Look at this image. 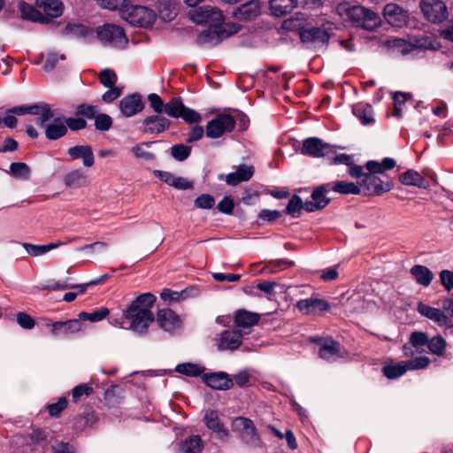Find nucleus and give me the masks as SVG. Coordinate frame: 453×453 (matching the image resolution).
Here are the masks:
<instances>
[{
  "label": "nucleus",
  "instance_id": "nucleus-1",
  "mask_svg": "<svg viewBox=\"0 0 453 453\" xmlns=\"http://www.w3.org/2000/svg\"><path fill=\"white\" fill-rule=\"evenodd\" d=\"M155 302L156 297L151 293H144L137 296L123 311V319L130 321L127 328L138 334H146L150 325L155 319L150 311Z\"/></svg>",
  "mask_w": 453,
  "mask_h": 453
},
{
  "label": "nucleus",
  "instance_id": "nucleus-2",
  "mask_svg": "<svg viewBox=\"0 0 453 453\" xmlns=\"http://www.w3.org/2000/svg\"><path fill=\"white\" fill-rule=\"evenodd\" d=\"M337 12L346 20L366 30H372L379 25L377 14L361 5L343 3L338 5Z\"/></svg>",
  "mask_w": 453,
  "mask_h": 453
},
{
  "label": "nucleus",
  "instance_id": "nucleus-3",
  "mask_svg": "<svg viewBox=\"0 0 453 453\" xmlns=\"http://www.w3.org/2000/svg\"><path fill=\"white\" fill-rule=\"evenodd\" d=\"M120 14L127 22L137 27H150L156 19L155 12L142 5L127 4L120 9Z\"/></svg>",
  "mask_w": 453,
  "mask_h": 453
},
{
  "label": "nucleus",
  "instance_id": "nucleus-4",
  "mask_svg": "<svg viewBox=\"0 0 453 453\" xmlns=\"http://www.w3.org/2000/svg\"><path fill=\"white\" fill-rule=\"evenodd\" d=\"M96 36L102 44L115 49L125 48L128 42L124 29L114 24H104L98 27Z\"/></svg>",
  "mask_w": 453,
  "mask_h": 453
},
{
  "label": "nucleus",
  "instance_id": "nucleus-5",
  "mask_svg": "<svg viewBox=\"0 0 453 453\" xmlns=\"http://www.w3.org/2000/svg\"><path fill=\"white\" fill-rule=\"evenodd\" d=\"M6 112L16 115H37L39 117L36 120V124L39 127H45L46 122L51 120V119L55 116V112L53 111L50 104L45 103L35 104L32 105L15 106L8 109Z\"/></svg>",
  "mask_w": 453,
  "mask_h": 453
},
{
  "label": "nucleus",
  "instance_id": "nucleus-6",
  "mask_svg": "<svg viewBox=\"0 0 453 453\" xmlns=\"http://www.w3.org/2000/svg\"><path fill=\"white\" fill-rule=\"evenodd\" d=\"M235 127V119L228 113H220L208 122L205 129L207 137L217 139L230 133Z\"/></svg>",
  "mask_w": 453,
  "mask_h": 453
},
{
  "label": "nucleus",
  "instance_id": "nucleus-7",
  "mask_svg": "<svg viewBox=\"0 0 453 453\" xmlns=\"http://www.w3.org/2000/svg\"><path fill=\"white\" fill-rule=\"evenodd\" d=\"M232 429L237 432L241 440L250 446H259L260 437L257 433L253 422L244 417H237L232 421Z\"/></svg>",
  "mask_w": 453,
  "mask_h": 453
},
{
  "label": "nucleus",
  "instance_id": "nucleus-8",
  "mask_svg": "<svg viewBox=\"0 0 453 453\" xmlns=\"http://www.w3.org/2000/svg\"><path fill=\"white\" fill-rule=\"evenodd\" d=\"M425 18L434 24L441 23L449 17L448 8L442 0H420Z\"/></svg>",
  "mask_w": 453,
  "mask_h": 453
},
{
  "label": "nucleus",
  "instance_id": "nucleus-9",
  "mask_svg": "<svg viewBox=\"0 0 453 453\" xmlns=\"http://www.w3.org/2000/svg\"><path fill=\"white\" fill-rule=\"evenodd\" d=\"M393 46L401 48L402 53L407 54L411 52L412 48L435 50L439 48L440 44L434 35H424L414 37L411 43H406V42L402 39H395L393 41Z\"/></svg>",
  "mask_w": 453,
  "mask_h": 453
},
{
  "label": "nucleus",
  "instance_id": "nucleus-10",
  "mask_svg": "<svg viewBox=\"0 0 453 453\" xmlns=\"http://www.w3.org/2000/svg\"><path fill=\"white\" fill-rule=\"evenodd\" d=\"M189 17L196 24L218 23L223 19L222 12L211 5H203L190 10Z\"/></svg>",
  "mask_w": 453,
  "mask_h": 453
},
{
  "label": "nucleus",
  "instance_id": "nucleus-11",
  "mask_svg": "<svg viewBox=\"0 0 453 453\" xmlns=\"http://www.w3.org/2000/svg\"><path fill=\"white\" fill-rule=\"evenodd\" d=\"M301 152L313 157H325L334 152V147L328 143L323 142L316 137L307 138L303 142Z\"/></svg>",
  "mask_w": 453,
  "mask_h": 453
},
{
  "label": "nucleus",
  "instance_id": "nucleus-12",
  "mask_svg": "<svg viewBox=\"0 0 453 453\" xmlns=\"http://www.w3.org/2000/svg\"><path fill=\"white\" fill-rule=\"evenodd\" d=\"M242 339V334L239 329L225 330L216 338V345L220 351L237 349Z\"/></svg>",
  "mask_w": 453,
  "mask_h": 453
},
{
  "label": "nucleus",
  "instance_id": "nucleus-13",
  "mask_svg": "<svg viewBox=\"0 0 453 453\" xmlns=\"http://www.w3.org/2000/svg\"><path fill=\"white\" fill-rule=\"evenodd\" d=\"M417 311L422 316L436 323L439 326H445L449 330V334H453V327L450 325V319L440 309L419 303Z\"/></svg>",
  "mask_w": 453,
  "mask_h": 453
},
{
  "label": "nucleus",
  "instance_id": "nucleus-14",
  "mask_svg": "<svg viewBox=\"0 0 453 453\" xmlns=\"http://www.w3.org/2000/svg\"><path fill=\"white\" fill-rule=\"evenodd\" d=\"M360 189L364 188L367 195H380L392 188L390 182L384 183L379 177L368 173L361 180L357 181Z\"/></svg>",
  "mask_w": 453,
  "mask_h": 453
},
{
  "label": "nucleus",
  "instance_id": "nucleus-15",
  "mask_svg": "<svg viewBox=\"0 0 453 453\" xmlns=\"http://www.w3.org/2000/svg\"><path fill=\"white\" fill-rule=\"evenodd\" d=\"M383 16L392 27H403L407 24L408 12L396 4H387L383 9Z\"/></svg>",
  "mask_w": 453,
  "mask_h": 453
},
{
  "label": "nucleus",
  "instance_id": "nucleus-16",
  "mask_svg": "<svg viewBox=\"0 0 453 453\" xmlns=\"http://www.w3.org/2000/svg\"><path fill=\"white\" fill-rule=\"evenodd\" d=\"M315 342L320 344L319 355L322 359L327 362H334L343 357L344 355L340 343L333 339H324Z\"/></svg>",
  "mask_w": 453,
  "mask_h": 453
},
{
  "label": "nucleus",
  "instance_id": "nucleus-17",
  "mask_svg": "<svg viewBox=\"0 0 453 453\" xmlns=\"http://www.w3.org/2000/svg\"><path fill=\"white\" fill-rule=\"evenodd\" d=\"M329 190L331 189L328 188V183L317 187L311 196V200L304 203V210L315 211L325 208L330 202L326 196Z\"/></svg>",
  "mask_w": 453,
  "mask_h": 453
},
{
  "label": "nucleus",
  "instance_id": "nucleus-18",
  "mask_svg": "<svg viewBox=\"0 0 453 453\" xmlns=\"http://www.w3.org/2000/svg\"><path fill=\"white\" fill-rule=\"evenodd\" d=\"M301 41L306 44L319 46L329 41V34L319 27H310L299 32Z\"/></svg>",
  "mask_w": 453,
  "mask_h": 453
},
{
  "label": "nucleus",
  "instance_id": "nucleus-19",
  "mask_svg": "<svg viewBox=\"0 0 453 453\" xmlns=\"http://www.w3.org/2000/svg\"><path fill=\"white\" fill-rule=\"evenodd\" d=\"M82 330V323L78 319L57 321L52 324L51 334L55 337H67Z\"/></svg>",
  "mask_w": 453,
  "mask_h": 453
},
{
  "label": "nucleus",
  "instance_id": "nucleus-20",
  "mask_svg": "<svg viewBox=\"0 0 453 453\" xmlns=\"http://www.w3.org/2000/svg\"><path fill=\"white\" fill-rule=\"evenodd\" d=\"M157 322L162 329L170 333L180 328L181 325L180 317L171 309L159 310L157 314Z\"/></svg>",
  "mask_w": 453,
  "mask_h": 453
},
{
  "label": "nucleus",
  "instance_id": "nucleus-21",
  "mask_svg": "<svg viewBox=\"0 0 453 453\" xmlns=\"http://www.w3.org/2000/svg\"><path fill=\"white\" fill-rule=\"evenodd\" d=\"M143 106L141 96L138 94L126 96L119 101V110L122 115L127 118L142 111Z\"/></svg>",
  "mask_w": 453,
  "mask_h": 453
},
{
  "label": "nucleus",
  "instance_id": "nucleus-22",
  "mask_svg": "<svg viewBox=\"0 0 453 453\" xmlns=\"http://www.w3.org/2000/svg\"><path fill=\"white\" fill-rule=\"evenodd\" d=\"M203 380L207 386L218 390H226L234 385L233 380L224 372L204 374Z\"/></svg>",
  "mask_w": 453,
  "mask_h": 453
},
{
  "label": "nucleus",
  "instance_id": "nucleus-23",
  "mask_svg": "<svg viewBox=\"0 0 453 453\" xmlns=\"http://www.w3.org/2000/svg\"><path fill=\"white\" fill-rule=\"evenodd\" d=\"M67 154L73 160L81 159L85 167H92L95 164V157L92 148L88 145H77L70 147Z\"/></svg>",
  "mask_w": 453,
  "mask_h": 453
},
{
  "label": "nucleus",
  "instance_id": "nucleus-24",
  "mask_svg": "<svg viewBox=\"0 0 453 453\" xmlns=\"http://www.w3.org/2000/svg\"><path fill=\"white\" fill-rule=\"evenodd\" d=\"M203 420L206 426L213 433L217 434L219 439L225 441L228 438L229 432L224 427L216 411H207Z\"/></svg>",
  "mask_w": 453,
  "mask_h": 453
},
{
  "label": "nucleus",
  "instance_id": "nucleus-25",
  "mask_svg": "<svg viewBox=\"0 0 453 453\" xmlns=\"http://www.w3.org/2000/svg\"><path fill=\"white\" fill-rule=\"evenodd\" d=\"M296 307L303 314H316L330 308L327 302L318 298H306L297 302Z\"/></svg>",
  "mask_w": 453,
  "mask_h": 453
},
{
  "label": "nucleus",
  "instance_id": "nucleus-26",
  "mask_svg": "<svg viewBox=\"0 0 453 453\" xmlns=\"http://www.w3.org/2000/svg\"><path fill=\"white\" fill-rule=\"evenodd\" d=\"M64 184L69 188H81L89 185L88 176L81 168L68 172L64 176Z\"/></svg>",
  "mask_w": 453,
  "mask_h": 453
},
{
  "label": "nucleus",
  "instance_id": "nucleus-27",
  "mask_svg": "<svg viewBox=\"0 0 453 453\" xmlns=\"http://www.w3.org/2000/svg\"><path fill=\"white\" fill-rule=\"evenodd\" d=\"M260 14V2L258 0H251L233 12V16L236 19L250 20Z\"/></svg>",
  "mask_w": 453,
  "mask_h": 453
},
{
  "label": "nucleus",
  "instance_id": "nucleus-28",
  "mask_svg": "<svg viewBox=\"0 0 453 453\" xmlns=\"http://www.w3.org/2000/svg\"><path fill=\"white\" fill-rule=\"evenodd\" d=\"M55 116L51 119L53 120L52 123L48 124L46 122L45 127V136L49 140H58L63 136H65L67 133V127L65 124V121H62L60 116H58L56 111Z\"/></svg>",
  "mask_w": 453,
  "mask_h": 453
},
{
  "label": "nucleus",
  "instance_id": "nucleus-29",
  "mask_svg": "<svg viewBox=\"0 0 453 453\" xmlns=\"http://www.w3.org/2000/svg\"><path fill=\"white\" fill-rule=\"evenodd\" d=\"M170 121L162 116L152 115L143 120L142 132L146 134H160L169 127Z\"/></svg>",
  "mask_w": 453,
  "mask_h": 453
},
{
  "label": "nucleus",
  "instance_id": "nucleus-30",
  "mask_svg": "<svg viewBox=\"0 0 453 453\" xmlns=\"http://www.w3.org/2000/svg\"><path fill=\"white\" fill-rule=\"evenodd\" d=\"M260 319V315L256 312L246 310H238L234 313V325L240 329H249L257 325Z\"/></svg>",
  "mask_w": 453,
  "mask_h": 453
},
{
  "label": "nucleus",
  "instance_id": "nucleus-31",
  "mask_svg": "<svg viewBox=\"0 0 453 453\" xmlns=\"http://www.w3.org/2000/svg\"><path fill=\"white\" fill-rule=\"evenodd\" d=\"M63 34L73 38L83 39L88 42L94 38L95 31L92 27L83 24H69L64 29Z\"/></svg>",
  "mask_w": 453,
  "mask_h": 453
},
{
  "label": "nucleus",
  "instance_id": "nucleus-32",
  "mask_svg": "<svg viewBox=\"0 0 453 453\" xmlns=\"http://www.w3.org/2000/svg\"><path fill=\"white\" fill-rule=\"evenodd\" d=\"M254 173L253 166L247 165H240L236 171L230 173L226 177V182L231 186H236L237 184L249 180Z\"/></svg>",
  "mask_w": 453,
  "mask_h": 453
},
{
  "label": "nucleus",
  "instance_id": "nucleus-33",
  "mask_svg": "<svg viewBox=\"0 0 453 453\" xmlns=\"http://www.w3.org/2000/svg\"><path fill=\"white\" fill-rule=\"evenodd\" d=\"M297 4V0H270V10L273 16L282 17L290 13Z\"/></svg>",
  "mask_w": 453,
  "mask_h": 453
},
{
  "label": "nucleus",
  "instance_id": "nucleus-34",
  "mask_svg": "<svg viewBox=\"0 0 453 453\" xmlns=\"http://www.w3.org/2000/svg\"><path fill=\"white\" fill-rule=\"evenodd\" d=\"M353 114L365 125L374 123V113L372 107L365 103H358L352 107Z\"/></svg>",
  "mask_w": 453,
  "mask_h": 453
},
{
  "label": "nucleus",
  "instance_id": "nucleus-35",
  "mask_svg": "<svg viewBox=\"0 0 453 453\" xmlns=\"http://www.w3.org/2000/svg\"><path fill=\"white\" fill-rule=\"evenodd\" d=\"M36 6L42 9L49 19L63 13V4L58 0H36Z\"/></svg>",
  "mask_w": 453,
  "mask_h": 453
},
{
  "label": "nucleus",
  "instance_id": "nucleus-36",
  "mask_svg": "<svg viewBox=\"0 0 453 453\" xmlns=\"http://www.w3.org/2000/svg\"><path fill=\"white\" fill-rule=\"evenodd\" d=\"M222 31H219V26H211L208 29L200 33L197 36V42L201 45H216L222 42Z\"/></svg>",
  "mask_w": 453,
  "mask_h": 453
},
{
  "label": "nucleus",
  "instance_id": "nucleus-37",
  "mask_svg": "<svg viewBox=\"0 0 453 453\" xmlns=\"http://www.w3.org/2000/svg\"><path fill=\"white\" fill-rule=\"evenodd\" d=\"M19 11L23 19L38 23H48L49 19L35 9L34 6L29 5L24 2L19 4Z\"/></svg>",
  "mask_w": 453,
  "mask_h": 453
},
{
  "label": "nucleus",
  "instance_id": "nucleus-38",
  "mask_svg": "<svg viewBox=\"0 0 453 453\" xmlns=\"http://www.w3.org/2000/svg\"><path fill=\"white\" fill-rule=\"evenodd\" d=\"M203 441L199 435H191L181 441L180 453H202Z\"/></svg>",
  "mask_w": 453,
  "mask_h": 453
},
{
  "label": "nucleus",
  "instance_id": "nucleus-39",
  "mask_svg": "<svg viewBox=\"0 0 453 453\" xmlns=\"http://www.w3.org/2000/svg\"><path fill=\"white\" fill-rule=\"evenodd\" d=\"M88 284H68L65 281L63 282H57L55 283L51 288L53 290H59V289H69V288H77L78 292H67L64 295L63 300L70 303L73 302L78 294H83L87 290Z\"/></svg>",
  "mask_w": 453,
  "mask_h": 453
},
{
  "label": "nucleus",
  "instance_id": "nucleus-40",
  "mask_svg": "<svg viewBox=\"0 0 453 453\" xmlns=\"http://www.w3.org/2000/svg\"><path fill=\"white\" fill-rule=\"evenodd\" d=\"M411 273L414 276L417 282L424 287L430 285L434 275L433 273L424 265H414L411 269Z\"/></svg>",
  "mask_w": 453,
  "mask_h": 453
},
{
  "label": "nucleus",
  "instance_id": "nucleus-41",
  "mask_svg": "<svg viewBox=\"0 0 453 453\" xmlns=\"http://www.w3.org/2000/svg\"><path fill=\"white\" fill-rule=\"evenodd\" d=\"M328 188H330L334 192H337L344 195H358L361 193V189L359 185L346 182V181H335L328 183Z\"/></svg>",
  "mask_w": 453,
  "mask_h": 453
},
{
  "label": "nucleus",
  "instance_id": "nucleus-42",
  "mask_svg": "<svg viewBox=\"0 0 453 453\" xmlns=\"http://www.w3.org/2000/svg\"><path fill=\"white\" fill-rule=\"evenodd\" d=\"M294 262L286 259H279L266 263L258 271H252L253 273H276L283 269L290 267Z\"/></svg>",
  "mask_w": 453,
  "mask_h": 453
},
{
  "label": "nucleus",
  "instance_id": "nucleus-43",
  "mask_svg": "<svg viewBox=\"0 0 453 453\" xmlns=\"http://www.w3.org/2000/svg\"><path fill=\"white\" fill-rule=\"evenodd\" d=\"M399 180L406 186H416L421 188L424 186L425 179L423 176L414 170H408L399 176Z\"/></svg>",
  "mask_w": 453,
  "mask_h": 453
},
{
  "label": "nucleus",
  "instance_id": "nucleus-44",
  "mask_svg": "<svg viewBox=\"0 0 453 453\" xmlns=\"http://www.w3.org/2000/svg\"><path fill=\"white\" fill-rule=\"evenodd\" d=\"M110 313L109 309L102 307L92 312L82 311L79 313L78 318L81 320H88L90 322H98L106 318Z\"/></svg>",
  "mask_w": 453,
  "mask_h": 453
},
{
  "label": "nucleus",
  "instance_id": "nucleus-45",
  "mask_svg": "<svg viewBox=\"0 0 453 453\" xmlns=\"http://www.w3.org/2000/svg\"><path fill=\"white\" fill-rule=\"evenodd\" d=\"M404 361L383 367V374L388 379H396L406 372Z\"/></svg>",
  "mask_w": 453,
  "mask_h": 453
},
{
  "label": "nucleus",
  "instance_id": "nucleus-46",
  "mask_svg": "<svg viewBox=\"0 0 453 453\" xmlns=\"http://www.w3.org/2000/svg\"><path fill=\"white\" fill-rule=\"evenodd\" d=\"M203 370L201 365L193 363L180 364L175 368L177 372L191 377L199 376Z\"/></svg>",
  "mask_w": 453,
  "mask_h": 453
},
{
  "label": "nucleus",
  "instance_id": "nucleus-47",
  "mask_svg": "<svg viewBox=\"0 0 453 453\" xmlns=\"http://www.w3.org/2000/svg\"><path fill=\"white\" fill-rule=\"evenodd\" d=\"M184 104L180 98H173L165 104L164 112L169 117L179 118L184 109Z\"/></svg>",
  "mask_w": 453,
  "mask_h": 453
},
{
  "label": "nucleus",
  "instance_id": "nucleus-48",
  "mask_svg": "<svg viewBox=\"0 0 453 453\" xmlns=\"http://www.w3.org/2000/svg\"><path fill=\"white\" fill-rule=\"evenodd\" d=\"M446 345V341L441 335H436L428 340L426 346L431 353L436 356H442L445 352Z\"/></svg>",
  "mask_w": 453,
  "mask_h": 453
},
{
  "label": "nucleus",
  "instance_id": "nucleus-49",
  "mask_svg": "<svg viewBox=\"0 0 453 453\" xmlns=\"http://www.w3.org/2000/svg\"><path fill=\"white\" fill-rule=\"evenodd\" d=\"M10 173L15 178L27 180L29 178L30 169L25 163H12L10 165Z\"/></svg>",
  "mask_w": 453,
  "mask_h": 453
},
{
  "label": "nucleus",
  "instance_id": "nucleus-50",
  "mask_svg": "<svg viewBox=\"0 0 453 453\" xmlns=\"http://www.w3.org/2000/svg\"><path fill=\"white\" fill-rule=\"evenodd\" d=\"M302 209H304V203L299 196L294 195L286 207V213L295 218L299 215Z\"/></svg>",
  "mask_w": 453,
  "mask_h": 453
},
{
  "label": "nucleus",
  "instance_id": "nucleus-51",
  "mask_svg": "<svg viewBox=\"0 0 453 453\" xmlns=\"http://www.w3.org/2000/svg\"><path fill=\"white\" fill-rule=\"evenodd\" d=\"M47 433L42 429H33L29 434V439L32 444L41 446V452H44L45 441L47 440Z\"/></svg>",
  "mask_w": 453,
  "mask_h": 453
},
{
  "label": "nucleus",
  "instance_id": "nucleus-52",
  "mask_svg": "<svg viewBox=\"0 0 453 453\" xmlns=\"http://www.w3.org/2000/svg\"><path fill=\"white\" fill-rule=\"evenodd\" d=\"M191 148L184 144H175L171 148L172 157L178 160L183 161L190 155Z\"/></svg>",
  "mask_w": 453,
  "mask_h": 453
},
{
  "label": "nucleus",
  "instance_id": "nucleus-53",
  "mask_svg": "<svg viewBox=\"0 0 453 453\" xmlns=\"http://www.w3.org/2000/svg\"><path fill=\"white\" fill-rule=\"evenodd\" d=\"M100 82L106 88H112L117 82V74L111 69H104L99 74Z\"/></svg>",
  "mask_w": 453,
  "mask_h": 453
},
{
  "label": "nucleus",
  "instance_id": "nucleus-54",
  "mask_svg": "<svg viewBox=\"0 0 453 453\" xmlns=\"http://www.w3.org/2000/svg\"><path fill=\"white\" fill-rule=\"evenodd\" d=\"M94 119L95 127L97 130L108 131L112 126V119L105 113H99Z\"/></svg>",
  "mask_w": 453,
  "mask_h": 453
},
{
  "label": "nucleus",
  "instance_id": "nucleus-55",
  "mask_svg": "<svg viewBox=\"0 0 453 453\" xmlns=\"http://www.w3.org/2000/svg\"><path fill=\"white\" fill-rule=\"evenodd\" d=\"M406 371L420 370L428 366L430 360L426 357H418L414 359L404 361Z\"/></svg>",
  "mask_w": 453,
  "mask_h": 453
},
{
  "label": "nucleus",
  "instance_id": "nucleus-56",
  "mask_svg": "<svg viewBox=\"0 0 453 453\" xmlns=\"http://www.w3.org/2000/svg\"><path fill=\"white\" fill-rule=\"evenodd\" d=\"M67 399L60 397L58 402L47 405V410L51 417H58L67 406Z\"/></svg>",
  "mask_w": 453,
  "mask_h": 453
},
{
  "label": "nucleus",
  "instance_id": "nucleus-57",
  "mask_svg": "<svg viewBox=\"0 0 453 453\" xmlns=\"http://www.w3.org/2000/svg\"><path fill=\"white\" fill-rule=\"evenodd\" d=\"M149 142H143L136 146H134L132 148V152L138 158H142L148 161L153 160L155 157L154 154L145 150V148L149 147Z\"/></svg>",
  "mask_w": 453,
  "mask_h": 453
},
{
  "label": "nucleus",
  "instance_id": "nucleus-58",
  "mask_svg": "<svg viewBox=\"0 0 453 453\" xmlns=\"http://www.w3.org/2000/svg\"><path fill=\"white\" fill-rule=\"evenodd\" d=\"M179 118L183 119L187 123L189 124L199 123L202 121V116L200 113L186 106H184V109L181 111V115H180Z\"/></svg>",
  "mask_w": 453,
  "mask_h": 453
},
{
  "label": "nucleus",
  "instance_id": "nucleus-59",
  "mask_svg": "<svg viewBox=\"0 0 453 453\" xmlns=\"http://www.w3.org/2000/svg\"><path fill=\"white\" fill-rule=\"evenodd\" d=\"M93 388L88 384H80L76 386L72 391L73 401L77 403L81 396L89 395L92 394Z\"/></svg>",
  "mask_w": 453,
  "mask_h": 453
},
{
  "label": "nucleus",
  "instance_id": "nucleus-60",
  "mask_svg": "<svg viewBox=\"0 0 453 453\" xmlns=\"http://www.w3.org/2000/svg\"><path fill=\"white\" fill-rule=\"evenodd\" d=\"M428 340L427 334L419 331L413 332L410 336V343L415 348L427 345Z\"/></svg>",
  "mask_w": 453,
  "mask_h": 453
},
{
  "label": "nucleus",
  "instance_id": "nucleus-61",
  "mask_svg": "<svg viewBox=\"0 0 453 453\" xmlns=\"http://www.w3.org/2000/svg\"><path fill=\"white\" fill-rule=\"evenodd\" d=\"M159 15L161 17V19H163L164 20H166V21H171L173 20L177 12H176V9H175V6L169 4H160L159 5Z\"/></svg>",
  "mask_w": 453,
  "mask_h": 453
},
{
  "label": "nucleus",
  "instance_id": "nucleus-62",
  "mask_svg": "<svg viewBox=\"0 0 453 453\" xmlns=\"http://www.w3.org/2000/svg\"><path fill=\"white\" fill-rule=\"evenodd\" d=\"M195 206L200 209H211L215 204V200L211 195H201L196 198Z\"/></svg>",
  "mask_w": 453,
  "mask_h": 453
},
{
  "label": "nucleus",
  "instance_id": "nucleus-63",
  "mask_svg": "<svg viewBox=\"0 0 453 453\" xmlns=\"http://www.w3.org/2000/svg\"><path fill=\"white\" fill-rule=\"evenodd\" d=\"M97 111L98 109L96 106L85 104H80L76 108L77 115H81L88 119H94Z\"/></svg>",
  "mask_w": 453,
  "mask_h": 453
},
{
  "label": "nucleus",
  "instance_id": "nucleus-64",
  "mask_svg": "<svg viewBox=\"0 0 453 453\" xmlns=\"http://www.w3.org/2000/svg\"><path fill=\"white\" fill-rule=\"evenodd\" d=\"M394 115L400 118L402 116V105L407 101V95L401 92L394 94Z\"/></svg>",
  "mask_w": 453,
  "mask_h": 453
}]
</instances>
